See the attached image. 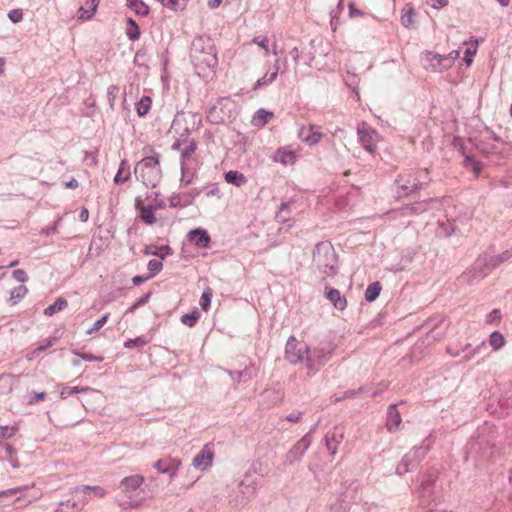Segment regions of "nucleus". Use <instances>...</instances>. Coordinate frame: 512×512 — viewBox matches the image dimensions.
Returning <instances> with one entry per match:
<instances>
[{
    "label": "nucleus",
    "mask_w": 512,
    "mask_h": 512,
    "mask_svg": "<svg viewBox=\"0 0 512 512\" xmlns=\"http://www.w3.org/2000/svg\"><path fill=\"white\" fill-rule=\"evenodd\" d=\"M188 239L199 248H207L210 244V236L206 230L196 228L188 233Z\"/></svg>",
    "instance_id": "21"
},
{
    "label": "nucleus",
    "mask_w": 512,
    "mask_h": 512,
    "mask_svg": "<svg viewBox=\"0 0 512 512\" xmlns=\"http://www.w3.org/2000/svg\"><path fill=\"white\" fill-rule=\"evenodd\" d=\"M272 117L273 113L267 112L264 109H259L253 116L252 122L255 126H264Z\"/></svg>",
    "instance_id": "38"
},
{
    "label": "nucleus",
    "mask_w": 512,
    "mask_h": 512,
    "mask_svg": "<svg viewBox=\"0 0 512 512\" xmlns=\"http://www.w3.org/2000/svg\"><path fill=\"white\" fill-rule=\"evenodd\" d=\"M512 257V249L506 250L503 253L493 256L490 258L489 262L484 263V268L482 270L481 277H485L488 275V273L497 267L499 264L503 263L504 261L509 260Z\"/></svg>",
    "instance_id": "23"
},
{
    "label": "nucleus",
    "mask_w": 512,
    "mask_h": 512,
    "mask_svg": "<svg viewBox=\"0 0 512 512\" xmlns=\"http://www.w3.org/2000/svg\"><path fill=\"white\" fill-rule=\"evenodd\" d=\"M161 4L173 11L181 10L184 8V0H158Z\"/></svg>",
    "instance_id": "51"
},
{
    "label": "nucleus",
    "mask_w": 512,
    "mask_h": 512,
    "mask_svg": "<svg viewBox=\"0 0 512 512\" xmlns=\"http://www.w3.org/2000/svg\"><path fill=\"white\" fill-rule=\"evenodd\" d=\"M325 445L331 455H335L337 452L338 445L344 439V433L341 429L335 428L333 431L328 432L325 435Z\"/></svg>",
    "instance_id": "20"
},
{
    "label": "nucleus",
    "mask_w": 512,
    "mask_h": 512,
    "mask_svg": "<svg viewBox=\"0 0 512 512\" xmlns=\"http://www.w3.org/2000/svg\"><path fill=\"white\" fill-rule=\"evenodd\" d=\"M225 180L229 184H233L237 187H241L247 183L246 176L236 170H230L225 173Z\"/></svg>",
    "instance_id": "28"
},
{
    "label": "nucleus",
    "mask_w": 512,
    "mask_h": 512,
    "mask_svg": "<svg viewBox=\"0 0 512 512\" xmlns=\"http://www.w3.org/2000/svg\"><path fill=\"white\" fill-rule=\"evenodd\" d=\"M148 270L150 271V274L148 275L150 278H153L156 276L163 268V264L160 260L157 259H151L148 262L147 265Z\"/></svg>",
    "instance_id": "47"
},
{
    "label": "nucleus",
    "mask_w": 512,
    "mask_h": 512,
    "mask_svg": "<svg viewBox=\"0 0 512 512\" xmlns=\"http://www.w3.org/2000/svg\"><path fill=\"white\" fill-rule=\"evenodd\" d=\"M14 387V377L12 375H0V396L9 394Z\"/></svg>",
    "instance_id": "33"
},
{
    "label": "nucleus",
    "mask_w": 512,
    "mask_h": 512,
    "mask_svg": "<svg viewBox=\"0 0 512 512\" xmlns=\"http://www.w3.org/2000/svg\"><path fill=\"white\" fill-rule=\"evenodd\" d=\"M402 422L401 415L397 410V404H391L387 409V421L386 428L389 432H395L398 430Z\"/></svg>",
    "instance_id": "22"
},
{
    "label": "nucleus",
    "mask_w": 512,
    "mask_h": 512,
    "mask_svg": "<svg viewBox=\"0 0 512 512\" xmlns=\"http://www.w3.org/2000/svg\"><path fill=\"white\" fill-rule=\"evenodd\" d=\"M226 373L236 383H240L241 381H248V380H250L252 378V369H251V367H245L241 371L226 370Z\"/></svg>",
    "instance_id": "30"
},
{
    "label": "nucleus",
    "mask_w": 512,
    "mask_h": 512,
    "mask_svg": "<svg viewBox=\"0 0 512 512\" xmlns=\"http://www.w3.org/2000/svg\"><path fill=\"white\" fill-rule=\"evenodd\" d=\"M151 254L159 257L160 259H164L166 256L173 254V250L170 246L164 245L157 248L156 251L151 252Z\"/></svg>",
    "instance_id": "56"
},
{
    "label": "nucleus",
    "mask_w": 512,
    "mask_h": 512,
    "mask_svg": "<svg viewBox=\"0 0 512 512\" xmlns=\"http://www.w3.org/2000/svg\"><path fill=\"white\" fill-rule=\"evenodd\" d=\"M144 482V477L139 474L130 475L124 477L120 484V491L125 494L127 497L131 498L132 493L136 491Z\"/></svg>",
    "instance_id": "16"
},
{
    "label": "nucleus",
    "mask_w": 512,
    "mask_h": 512,
    "mask_svg": "<svg viewBox=\"0 0 512 512\" xmlns=\"http://www.w3.org/2000/svg\"><path fill=\"white\" fill-rule=\"evenodd\" d=\"M12 275L13 278L20 283H24L28 280V275L23 269L14 270Z\"/></svg>",
    "instance_id": "61"
},
{
    "label": "nucleus",
    "mask_w": 512,
    "mask_h": 512,
    "mask_svg": "<svg viewBox=\"0 0 512 512\" xmlns=\"http://www.w3.org/2000/svg\"><path fill=\"white\" fill-rule=\"evenodd\" d=\"M199 317L200 313L197 310H193L190 313L182 315L180 320L184 325L188 327H194L198 322Z\"/></svg>",
    "instance_id": "44"
},
{
    "label": "nucleus",
    "mask_w": 512,
    "mask_h": 512,
    "mask_svg": "<svg viewBox=\"0 0 512 512\" xmlns=\"http://www.w3.org/2000/svg\"><path fill=\"white\" fill-rule=\"evenodd\" d=\"M134 175L146 188H155L162 179L159 155L146 156L140 160L134 168Z\"/></svg>",
    "instance_id": "4"
},
{
    "label": "nucleus",
    "mask_w": 512,
    "mask_h": 512,
    "mask_svg": "<svg viewBox=\"0 0 512 512\" xmlns=\"http://www.w3.org/2000/svg\"><path fill=\"white\" fill-rule=\"evenodd\" d=\"M423 61L434 71H442L443 69H447L451 66V58L431 51H426L424 53Z\"/></svg>",
    "instance_id": "15"
},
{
    "label": "nucleus",
    "mask_w": 512,
    "mask_h": 512,
    "mask_svg": "<svg viewBox=\"0 0 512 512\" xmlns=\"http://www.w3.org/2000/svg\"><path fill=\"white\" fill-rule=\"evenodd\" d=\"M227 113L224 109L223 100L217 101L207 111L206 118L211 124H221L225 121Z\"/></svg>",
    "instance_id": "19"
},
{
    "label": "nucleus",
    "mask_w": 512,
    "mask_h": 512,
    "mask_svg": "<svg viewBox=\"0 0 512 512\" xmlns=\"http://www.w3.org/2000/svg\"><path fill=\"white\" fill-rule=\"evenodd\" d=\"M27 292L28 289L24 285L13 288L10 292V301L12 305L17 304L21 299H23Z\"/></svg>",
    "instance_id": "41"
},
{
    "label": "nucleus",
    "mask_w": 512,
    "mask_h": 512,
    "mask_svg": "<svg viewBox=\"0 0 512 512\" xmlns=\"http://www.w3.org/2000/svg\"><path fill=\"white\" fill-rule=\"evenodd\" d=\"M74 353L76 355H78L79 357H81L83 360L88 361V362H101L103 360L102 357H99V356H96V355H93L90 353H78V352H74Z\"/></svg>",
    "instance_id": "63"
},
{
    "label": "nucleus",
    "mask_w": 512,
    "mask_h": 512,
    "mask_svg": "<svg viewBox=\"0 0 512 512\" xmlns=\"http://www.w3.org/2000/svg\"><path fill=\"white\" fill-rule=\"evenodd\" d=\"M8 18L13 23L21 22L23 20V10L18 8V9H13V10L9 11Z\"/></svg>",
    "instance_id": "58"
},
{
    "label": "nucleus",
    "mask_w": 512,
    "mask_h": 512,
    "mask_svg": "<svg viewBox=\"0 0 512 512\" xmlns=\"http://www.w3.org/2000/svg\"><path fill=\"white\" fill-rule=\"evenodd\" d=\"M46 398V393L45 392H39V393H36V392H33V393H30L29 394V399H28V404H35L37 403L38 401H42Z\"/></svg>",
    "instance_id": "62"
},
{
    "label": "nucleus",
    "mask_w": 512,
    "mask_h": 512,
    "mask_svg": "<svg viewBox=\"0 0 512 512\" xmlns=\"http://www.w3.org/2000/svg\"><path fill=\"white\" fill-rule=\"evenodd\" d=\"M73 493L83 494V499L79 500V502H73V507H76L78 510H81L85 504L88 502L89 497L94 496L98 498H103L106 495V491L104 488L100 486H89V485H81L76 486L72 490Z\"/></svg>",
    "instance_id": "13"
},
{
    "label": "nucleus",
    "mask_w": 512,
    "mask_h": 512,
    "mask_svg": "<svg viewBox=\"0 0 512 512\" xmlns=\"http://www.w3.org/2000/svg\"><path fill=\"white\" fill-rule=\"evenodd\" d=\"M89 391H93V389L89 386H86V387H78V386H75V387H69V386H64L61 391H60V397L62 399H66L68 398L69 396L73 395V394H77V393H81V392H89Z\"/></svg>",
    "instance_id": "39"
},
{
    "label": "nucleus",
    "mask_w": 512,
    "mask_h": 512,
    "mask_svg": "<svg viewBox=\"0 0 512 512\" xmlns=\"http://www.w3.org/2000/svg\"><path fill=\"white\" fill-rule=\"evenodd\" d=\"M489 344L494 351H498L506 344L504 335L500 331H493L489 336Z\"/></svg>",
    "instance_id": "31"
},
{
    "label": "nucleus",
    "mask_w": 512,
    "mask_h": 512,
    "mask_svg": "<svg viewBox=\"0 0 512 512\" xmlns=\"http://www.w3.org/2000/svg\"><path fill=\"white\" fill-rule=\"evenodd\" d=\"M127 6L137 15L146 16L149 13V7L142 0H126Z\"/></svg>",
    "instance_id": "32"
},
{
    "label": "nucleus",
    "mask_w": 512,
    "mask_h": 512,
    "mask_svg": "<svg viewBox=\"0 0 512 512\" xmlns=\"http://www.w3.org/2000/svg\"><path fill=\"white\" fill-rule=\"evenodd\" d=\"M212 297V291L210 288L205 290L200 298V306L203 310H207L210 307Z\"/></svg>",
    "instance_id": "53"
},
{
    "label": "nucleus",
    "mask_w": 512,
    "mask_h": 512,
    "mask_svg": "<svg viewBox=\"0 0 512 512\" xmlns=\"http://www.w3.org/2000/svg\"><path fill=\"white\" fill-rule=\"evenodd\" d=\"M278 70H279V67H278V61H277L276 65H275V70L269 76L265 75L262 78L258 79L255 84L254 89H258L261 86L268 85V84L272 83L277 77Z\"/></svg>",
    "instance_id": "45"
},
{
    "label": "nucleus",
    "mask_w": 512,
    "mask_h": 512,
    "mask_svg": "<svg viewBox=\"0 0 512 512\" xmlns=\"http://www.w3.org/2000/svg\"><path fill=\"white\" fill-rule=\"evenodd\" d=\"M180 464H181L180 460H177V459H174L171 457H166V458L159 459L158 461H156L154 463L153 467L159 473L169 474L170 478H173L177 474Z\"/></svg>",
    "instance_id": "17"
},
{
    "label": "nucleus",
    "mask_w": 512,
    "mask_h": 512,
    "mask_svg": "<svg viewBox=\"0 0 512 512\" xmlns=\"http://www.w3.org/2000/svg\"><path fill=\"white\" fill-rule=\"evenodd\" d=\"M148 343L145 336H139L134 339H129L124 343L125 348L143 347Z\"/></svg>",
    "instance_id": "50"
},
{
    "label": "nucleus",
    "mask_w": 512,
    "mask_h": 512,
    "mask_svg": "<svg viewBox=\"0 0 512 512\" xmlns=\"http://www.w3.org/2000/svg\"><path fill=\"white\" fill-rule=\"evenodd\" d=\"M135 209L139 212L138 218L146 225H153L156 222L154 209L148 204L144 205L140 196L135 198Z\"/></svg>",
    "instance_id": "18"
},
{
    "label": "nucleus",
    "mask_w": 512,
    "mask_h": 512,
    "mask_svg": "<svg viewBox=\"0 0 512 512\" xmlns=\"http://www.w3.org/2000/svg\"><path fill=\"white\" fill-rule=\"evenodd\" d=\"M214 459V448L211 444H206L194 457L192 466L200 471H205L212 466Z\"/></svg>",
    "instance_id": "14"
},
{
    "label": "nucleus",
    "mask_w": 512,
    "mask_h": 512,
    "mask_svg": "<svg viewBox=\"0 0 512 512\" xmlns=\"http://www.w3.org/2000/svg\"><path fill=\"white\" fill-rule=\"evenodd\" d=\"M362 390H363V387H360L358 390H355V389L347 390V391L343 392L342 396L335 397L334 402L337 403V402H340V401L345 400V399L354 398Z\"/></svg>",
    "instance_id": "55"
},
{
    "label": "nucleus",
    "mask_w": 512,
    "mask_h": 512,
    "mask_svg": "<svg viewBox=\"0 0 512 512\" xmlns=\"http://www.w3.org/2000/svg\"><path fill=\"white\" fill-rule=\"evenodd\" d=\"M308 345L290 336L285 345L284 358L292 365L303 363L308 353Z\"/></svg>",
    "instance_id": "8"
},
{
    "label": "nucleus",
    "mask_w": 512,
    "mask_h": 512,
    "mask_svg": "<svg viewBox=\"0 0 512 512\" xmlns=\"http://www.w3.org/2000/svg\"><path fill=\"white\" fill-rule=\"evenodd\" d=\"M190 59L199 75L207 70H213L218 64L213 40L208 36L196 37L191 43Z\"/></svg>",
    "instance_id": "1"
},
{
    "label": "nucleus",
    "mask_w": 512,
    "mask_h": 512,
    "mask_svg": "<svg viewBox=\"0 0 512 512\" xmlns=\"http://www.w3.org/2000/svg\"><path fill=\"white\" fill-rule=\"evenodd\" d=\"M357 134L363 148L370 154H374L377 150L376 140L378 134L376 130L369 127L365 122H362L357 128Z\"/></svg>",
    "instance_id": "11"
},
{
    "label": "nucleus",
    "mask_w": 512,
    "mask_h": 512,
    "mask_svg": "<svg viewBox=\"0 0 512 512\" xmlns=\"http://www.w3.org/2000/svg\"><path fill=\"white\" fill-rule=\"evenodd\" d=\"M313 266L323 275L333 277L337 274L338 258L333 245L322 241L315 245L312 255Z\"/></svg>",
    "instance_id": "3"
},
{
    "label": "nucleus",
    "mask_w": 512,
    "mask_h": 512,
    "mask_svg": "<svg viewBox=\"0 0 512 512\" xmlns=\"http://www.w3.org/2000/svg\"><path fill=\"white\" fill-rule=\"evenodd\" d=\"M381 292V284L380 282L376 281L368 285L366 291H365V300L367 302H373L375 301L379 294Z\"/></svg>",
    "instance_id": "36"
},
{
    "label": "nucleus",
    "mask_w": 512,
    "mask_h": 512,
    "mask_svg": "<svg viewBox=\"0 0 512 512\" xmlns=\"http://www.w3.org/2000/svg\"><path fill=\"white\" fill-rule=\"evenodd\" d=\"M437 470L430 469L425 473L420 481V485L417 489V496L421 503L426 504L433 500V492L435 487V481L437 479Z\"/></svg>",
    "instance_id": "10"
},
{
    "label": "nucleus",
    "mask_w": 512,
    "mask_h": 512,
    "mask_svg": "<svg viewBox=\"0 0 512 512\" xmlns=\"http://www.w3.org/2000/svg\"><path fill=\"white\" fill-rule=\"evenodd\" d=\"M475 149H477L478 151H480L481 153H483L485 155L495 152V146L494 145L490 146L488 143H486L484 141L475 143Z\"/></svg>",
    "instance_id": "54"
},
{
    "label": "nucleus",
    "mask_w": 512,
    "mask_h": 512,
    "mask_svg": "<svg viewBox=\"0 0 512 512\" xmlns=\"http://www.w3.org/2000/svg\"><path fill=\"white\" fill-rule=\"evenodd\" d=\"M68 305V302L65 298H62V297H59L56 299V301L51 304L50 306H48L45 311H44V314L46 316H52L54 315L56 312H59V311H62L63 309H65Z\"/></svg>",
    "instance_id": "34"
},
{
    "label": "nucleus",
    "mask_w": 512,
    "mask_h": 512,
    "mask_svg": "<svg viewBox=\"0 0 512 512\" xmlns=\"http://www.w3.org/2000/svg\"><path fill=\"white\" fill-rule=\"evenodd\" d=\"M11 454H15V449L7 442H0V460L5 461Z\"/></svg>",
    "instance_id": "49"
},
{
    "label": "nucleus",
    "mask_w": 512,
    "mask_h": 512,
    "mask_svg": "<svg viewBox=\"0 0 512 512\" xmlns=\"http://www.w3.org/2000/svg\"><path fill=\"white\" fill-rule=\"evenodd\" d=\"M109 316H110V314L106 313L100 319L95 321L93 326L90 329L87 330V334H92V333L100 330L105 325V323L107 322Z\"/></svg>",
    "instance_id": "52"
},
{
    "label": "nucleus",
    "mask_w": 512,
    "mask_h": 512,
    "mask_svg": "<svg viewBox=\"0 0 512 512\" xmlns=\"http://www.w3.org/2000/svg\"><path fill=\"white\" fill-rule=\"evenodd\" d=\"M99 0H91V9L85 10L83 7H80L79 9V18L80 19H91L94 15L97 7H98Z\"/></svg>",
    "instance_id": "46"
},
{
    "label": "nucleus",
    "mask_w": 512,
    "mask_h": 512,
    "mask_svg": "<svg viewBox=\"0 0 512 512\" xmlns=\"http://www.w3.org/2000/svg\"><path fill=\"white\" fill-rule=\"evenodd\" d=\"M197 144L195 140H190L187 146L181 152V166H185L186 160H188L196 151Z\"/></svg>",
    "instance_id": "42"
},
{
    "label": "nucleus",
    "mask_w": 512,
    "mask_h": 512,
    "mask_svg": "<svg viewBox=\"0 0 512 512\" xmlns=\"http://www.w3.org/2000/svg\"><path fill=\"white\" fill-rule=\"evenodd\" d=\"M429 446H415L410 452L404 455L396 467V474L402 476L418 467L421 460L426 456Z\"/></svg>",
    "instance_id": "5"
},
{
    "label": "nucleus",
    "mask_w": 512,
    "mask_h": 512,
    "mask_svg": "<svg viewBox=\"0 0 512 512\" xmlns=\"http://www.w3.org/2000/svg\"><path fill=\"white\" fill-rule=\"evenodd\" d=\"M326 298L333 304V306L343 311L347 307V301L343 298L339 292V290L335 288H330L326 292Z\"/></svg>",
    "instance_id": "25"
},
{
    "label": "nucleus",
    "mask_w": 512,
    "mask_h": 512,
    "mask_svg": "<svg viewBox=\"0 0 512 512\" xmlns=\"http://www.w3.org/2000/svg\"><path fill=\"white\" fill-rule=\"evenodd\" d=\"M485 342L482 341L477 346L472 347L470 343L466 344L462 348V352L465 354L463 355L462 360L467 362L470 361L475 355L480 354L483 349H485Z\"/></svg>",
    "instance_id": "29"
},
{
    "label": "nucleus",
    "mask_w": 512,
    "mask_h": 512,
    "mask_svg": "<svg viewBox=\"0 0 512 512\" xmlns=\"http://www.w3.org/2000/svg\"><path fill=\"white\" fill-rule=\"evenodd\" d=\"M17 429L15 427H9V426H0V435L3 438H11L15 433Z\"/></svg>",
    "instance_id": "64"
},
{
    "label": "nucleus",
    "mask_w": 512,
    "mask_h": 512,
    "mask_svg": "<svg viewBox=\"0 0 512 512\" xmlns=\"http://www.w3.org/2000/svg\"><path fill=\"white\" fill-rule=\"evenodd\" d=\"M434 201L433 198L402 206L390 212L392 218L410 217L420 215L428 210V204Z\"/></svg>",
    "instance_id": "12"
},
{
    "label": "nucleus",
    "mask_w": 512,
    "mask_h": 512,
    "mask_svg": "<svg viewBox=\"0 0 512 512\" xmlns=\"http://www.w3.org/2000/svg\"><path fill=\"white\" fill-rule=\"evenodd\" d=\"M501 320V311L499 309L492 310L487 316H486V322L489 324H496L498 325Z\"/></svg>",
    "instance_id": "57"
},
{
    "label": "nucleus",
    "mask_w": 512,
    "mask_h": 512,
    "mask_svg": "<svg viewBox=\"0 0 512 512\" xmlns=\"http://www.w3.org/2000/svg\"><path fill=\"white\" fill-rule=\"evenodd\" d=\"M119 87L117 85H110L107 89V100L111 109L115 107V101L119 93Z\"/></svg>",
    "instance_id": "48"
},
{
    "label": "nucleus",
    "mask_w": 512,
    "mask_h": 512,
    "mask_svg": "<svg viewBox=\"0 0 512 512\" xmlns=\"http://www.w3.org/2000/svg\"><path fill=\"white\" fill-rule=\"evenodd\" d=\"M274 161L280 162L284 165L293 164L296 160V155L293 151L287 148H279L274 155Z\"/></svg>",
    "instance_id": "26"
},
{
    "label": "nucleus",
    "mask_w": 512,
    "mask_h": 512,
    "mask_svg": "<svg viewBox=\"0 0 512 512\" xmlns=\"http://www.w3.org/2000/svg\"><path fill=\"white\" fill-rule=\"evenodd\" d=\"M152 100L149 96H143L136 103V111L139 116H145L151 108Z\"/></svg>",
    "instance_id": "40"
},
{
    "label": "nucleus",
    "mask_w": 512,
    "mask_h": 512,
    "mask_svg": "<svg viewBox=\"0 0 512 512\" xmlns=\"http://www.w3.org/2000/svg\"><path fill=\"white\" fill-rule=\"evenodd\" d=\"M314 126L311 125L308 128L302 127L299 131V136L301 140L309 145H314L318 143L322 137V133L320 131H314Z\"/></svg>",
    "instance_id": "24"
},
{
    "label": "nucleus",
    "mask_w": 512,
    "mask_h": 512,
    "mask_svg": "<svg viewBox=\"0 0 512 512\" xmlns=\"http://www.w3.org/2000/svg\"><path fill=\"white\" fill-rule=\"evenodd\" d=\"M454 147L458 149L459 152L464 157V167L471 170L476 176H478L482 170L483 164L476 160L475 157L471 153V148H475V143L472 139H468L464 141L461 138L454 139Z\"/></svg>",
    "instance_id": "7"
},
{
    "label": "nucleus",
    "mask_w": 512,
    "mask_h": 512,
    "mask_svg": "<svg viewBox=\"0 0 512 512\" xmlns=\"http://www.w3.org/2000/svg\"><path fill=\"white\" fill-rule=\"evenodd\" d=\"M316 427L317 424H315L311 431L304 435L299 441H297L294 446L286 453L284 465H293L303 458L306 450L311 445V433L315 431Z\"/></svg>",
    "instance_id": "9"
},
{
    "label": "nucleus",
    "mask_w": 512,
    "mask_h": 512,
    "mask_svg": "<svg viewBox=\"0 0 512 512\" xmlns=\"http://www.w3.org/2000/svg\"><path fill=\"white\" fill-rule=\"evenodd\" d=\"M126 166H127L126 160H122L120 163L119 169L117 171V174L114 177V182L116 184L124 183L127 180H129L131 173L129 171V168H127Z\"/></svg>",
    "instance_id": "35"
},
{
    "label": "nucleus",
    "mask_w": 512,
    "mask_h": 512,
    "mask_svg": "<svg viewBox=\"0 0 512 512\" xmlns=\"http://www.w3.org/2000/svg\"><path fill=\"white\" fill-rule=\"evenodd\" d=\"M126 35L132 41H136L140 37L139 26L132 18L127 19Z\"/></svg>",
    "instance_id": "37"
},
{
    "label": "nucleus",
    "mask_w": 512,
    "mask_h": 512,
    "mask_svg": "<svg viewBox=\"0 0 512 512\" xmlns=\"http://www.w3.org/2000/svg\"><path fill=\"white\" fill-rule=\"evenodd\" d=\"M27 489H29V486L24 485V486H18L15 488H11V489H8L5 491H0V497L7 496V495H16V494L22 493L23 491H25Z\"/></svg>",
    "instance_id": "59"
},
{
    "label": "nucleus",
    "mask_w": 512,
    "mask_h": 512,
    "mask_svg": "<svg viewBox=\"0 0 512 512\" xmlns=\"http://www.w3.org/2000/svg\"><path fill=\"white\" fill-rule=\"evenodd\" d=\"M430 179L426 170L417 173L406 171L397 176L394 181L395 197L398 199L408 197L424 189Z\"/></svg>",
    "instance_id": "2"
},
{
    "label": "nucleus",
    "mask_w": 512,
    "mask_h": 512,
    "mask_svg": "<svg viewBox=\"0 0 512 512\" xmlns=\"http://www.w3.org/2000/svg\"><path fill=\"white\" fill-rule=\"evenodd\" d=\"M290 213L291 211L289 203L283 202L276 213V218L279 222L286 223L290 219Z\"/></svg>",
    "instance_id": "43"
},
{
    "label": "nucleus",
    "mask_w": 512,
    "mask_h": 512,
    "mask_svg": "<svg viewBox=\"0 0 512 512\" xmlns=\"http://www.w3.org/2000/svg\"><path fill=\"white\" fill-rule=\"evenodd\" d=\"M151 297V293L144 294L139 300H137L129 309L127 312H133L136 308L143 306L146 304Z\"/></svg>",
    "instance_id": "60"
},
{
    "label": "nucleus",
    "mask_w": 512,
    "mask_h": 512,
    "mask_svg": "<svg viewBox=\"0 0 512 512\" xmlns=\"http://www.w3.org/2000/svg\"><path fill=\"white\" fill-rule=\"evenodd\" d=\"M331 351L324 347H315L310 349L305 358V365L308 376L315 375L330 359Z\"/></svg>",
    "instance_id": "6"
},
{
    "label": "nucleus",
    "mask_w": 512,
    "mask_h": 512,
    "mask_svg": "<svg viewBox=\"0 0 512 512\" xmlns=\"http://www.w3.org/2000/svg\"><path fill=\"white\" fill-rule=\"evenodd\" d=\"M414 17H415L414 8L410 4H407L402 9V15H401V23H402V25L405 28H409V29L410 28H414L415 27Z\"/></svg>",
    "instance_id": "27"
}]
</instances>
